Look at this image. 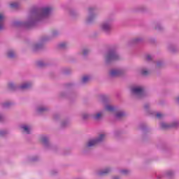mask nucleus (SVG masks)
Returning a JSON list of instances; mask_svg holds the SVG:
<instances>
[{
	"label": "nucleus",
	"instance_id": "21",
	"mask_svg": "<svg viewBox=\"0 0 179 179\" xmlns=\"http://www.w3.org/2000/svg\"><path fill=\"white\" fill-rule=\"evenodd\" d=\"M105 108L107 111H114V110H115V107L111 105H106Z\"/></svg>",
	"mask_w": 179,
	"mask_h": 179
},
{
	"label": "nucleus",
	"instance_id": "29",
	"mask_svg": "<svg viewBox=\"0 0 179 179\" xmlns=\"http://www.w3.org/2000/svg\"><path fill=\"white\" fill-rule=\"evenodd\" d=\"M8 134V131L5 130H1L0 131V136H5Z\"/></svg>",
	"mask_w": 179,
	"mask_h": 179
},
{
	"label": "nucleus",
	"instance_id": "39",
	"mask_svg": "<svg viewBox=\"0 0 179 179\" xmlns=\"http://www.w3.org/2000/svg\"><path fill=\"white\" fill-rule=\"evenodd\" d=\"M157 30H162V25L160 24H158L156 27Z\"/></svg>",
	"mask_w": 179,
	"mask_h": 179
},
{
	"label": "nucleus",
	"instance_id": "22",
	"mask_svg": "<svg viewBox=\"0 0 179 179\" xmlns=\"http://www.w3.org/2000/svg\"><path fill=\"white\" fill-rule=\"evenodd\" d=\"M149 73H150V72L149 71H148V69H143L141 70V75H143V76H148V75H149Z\"/></svg>",
	"mask_w": 179,
	"mask_h": 179
},
{
	"label": "nucleus",
	"instance_id": "5",
	"mask_svg": "<svg viewBox=\"0 0 179 179\" xmlns=\"http://www.w3.org/2000/svg\"><path fill=\"white\" fill-rule=\"evenodd\" d=\"M105 138H106L105 134H101V135H99V136L98 138L90 140L87 143V148H92V146L97 145V143H100V142H103V141H104Z\"/></svg>",
	"mask_w": 179,
	"mask_h": 179
},
{
	"label": "nucleus",
	"instance_id": "46",
	"mask_svg": "<svg viewBox=\"0 0 179 179\" xmlns=\"http://www.w3.org/2000/svg\"><path fill=\"white\" fill-rule=\"evenodd\" d=\"M150 114H152V115H155V114H156V113H150Z\"/></svg>",
	"mask_w": 179,
	"mask_h": 179
},
{
	"label": "nucleus",
	"instance_id": "19",
	"mask_svg": "<svg viewBox=\"0 0 179 179\" xmlns=\"http://www.w3.org/2000/svg\"><path fill=\"white\" fill-rule=\"evenodd\" d=\"M13 103L12 102H9V101H7L4 103H3V108H9L10 107H11L13 106Z\"/></svg>",
	"mask_w": 179,
	"mask_h": 179
},
{
	"label": "nucleus",
	"instance_id": "24",
	"mask_svg": "<svg viewBox=\"0 0 179 179\" xmlns=\"http://www.w3.org/2000/svg\"><path fill=\"white\" fill-rule=\"evenodd\" d=\"M121 174H124V176H127L129 174V170L128 169H122L120 171Z\"/></svg>",
	"mask_w": 179,
	"mask_h": 179
},
{
	"label": "nucleus",
	"instance_id": "2",
	"mask_svg": "<svg viewBox=\"0 0 179 179\" xmlns=\"http://www.w3.org/2000/svg\"><path fill=\"white\" fill-rule=\"evenodd\" d=\"M117 59H120V55L117 52V49L112 48L109 50L106 57V64H110V62H113V61H117Z\"/></svg>",
	"mask_w": 179,
	"mask_h": 179
},
{
	"label": "nucleus",
	"instance_id": "44",
	"mask_svg": "<svg viewBox=\"0 0 179 179\" xmlns=\"http://www.w3.org/2000/svg\"><path fill=\"white\" fill-rule=\"evenodd\" d=\"M176 102L179 104V96L176 99Z\"/></svg>",
	"mask_w": 179,
	"mask_h": 179
},
{
	"label": "nucleus",
	"instance_id": "43",
	"mask_svg": "<svg viewBox=\"0 0 179 179\" xmlns=\"http://www.w3.org/2000/svg\"><path fill=\"white\" fill-rule=\"evenodd\" d=\"M113 179H120V177H118V176H114Z\"/></svg>",
	"mask_w": 179,
	"mask_h": 179
},
{
	"label": "nucleus",
	"instance_id": "20",
	"mask_svg": "<svg viewBox=\"0 0 179 179\" xmlns=\"http://www.w3.org/2000/svg\"><path fill=\"white\" fill-rule=\"evenodd\" d=\"M10 6L13 9H17V8H19V6H20V4H19V3L13 2V3H11L10 4Z\"/></svg>",
	"mask_w": 179,
	"mask_h": 179
},
{
	"label": "nucleus",
	"instance_id": "7",
	"mask_svg": "<svg viewBox=\"0 0 179 179\" xmlns=\"http://www.w3.org/2000/svg\"><path fill=\"white\" fill-rule=\"evenodd\" d=\"M179 123L177 121L173 122L171 124L162 122L161 123V127H162L163 129H169L170 128H177Z\"/></svg>",
	"mask_w": 179,
	"mask_h": 179
},
{
	"label": "nucleus",
	"instance_id": "3",
	"mask_svg": "<svg viewBox=\"0 0 179 179\" xmlns=\"http://www.w3.org/2000/svg\"><path fill=\"white\" fill-rule=\"evenodd\" d=\"M30 87H31V83H23L19 87L16 86L13 83H8V89H10V90H16V89H20V90H26V89H30Z\"/></svg>",
	"mask_w": 179,
	"mask_h": 179
},
{
	"label": "nucleus",
	"instance_id": "17",
	"mask_svg": "<svg viewBox=\"0 0 179 179\" xmlns=\"http://www.w3.org/2000/svg\"><path fill=\"white\" fill-rule=\"evenodd\" d=\"M89 80H90V77L89 76H85L83 77L82 78V83H87V82H89Z\"/></svg>",
	"mask_w": 179,
	"mask_h": 179
},
{
	"label": "nucleus",
	"instance_id": "15",
	"mask_svg": "<svg viewBox=\"0 0 179 179\" xmlns=\"http://www.w3.org/2000/svg\"><path fill=\"white\" fill-rule=\"evenodd\" d=\"M43 48V45L41 43H36L33 45V50L38 51V50H41Z\"/></svg>",
	"mask_w": 179,
	"mask_h": 179
},
{
	"label": "nucleus",
	"instance_id": "27",
	"mask_svg": "<svg viewBox=\"0 0 179 179\" xmlns=\"http://www.w3.org/2000/svg\"><path fill=\"white\" fill-rule=\"evenodd\" d=\"M59 48L64 50V48H66V43H62L59 44Z\"/></svg>",
	"mask_w": 179,
	"mask_h": 179
},
{
	"label": "nucleus",
	"instance_id": "23",
	"mask_svg": "<svg viewBox=\"0 0 179 179\" xmlns=\"http://www.w3.org/2000/svg\"><path fill=\"white\" fill-rule=\"evenodd\" d=\"M94 120H100L101 118V113H98L93 116Z\"/></svg>",
	"mask_w": 179,
	"mask_h": 179
},
{
	"label": "nucleus",
	"instance_id": "45",
	"mask_svg": "<svg viewBox=\"0 0 179 179\" xmlns=\"http://www.w3.org/2000/svg\"><path fill=\"white\" fill-rule=\"evenodd\" d=\"M36 160H37V159H32L33 162H36Z\"/></svg>",
	"mask_w": 179,
	"mask_h": 179
},
{
	"label": "nucleus",
	"instance_id": "38",
	"mask_svg": "<svg viewBox=\"0 0 179 179\" xmlns=\"http://www.w3.org/2000/svg\"><path fill=\"white\" fill-rule=\"evenodd\" d=\"M162 65H163V62L162 61H158L157 62V66H162Z\"/></svg>",
	"mask_w": 179,
	"mask_h": 179
},
{
	"label": "nucleus",
	"instance_id": "10",
	"mask_svg": "<svg viewBox=\"0 0 179 179\" xmlns=\"http://www.w3.org/2000/svg\"><path fill=\"white\" fill-rule=\"evenodd\" d=\"M21 128L22 129L24 132L27 134H30V131H31V127L27 124H22L21 126Z\"/></svg>",
	"mask_w": 179,
	"mask_h": 179
},
{
	"label": "nucleus",
	"instance_id": "36",
	"mask_svg": "<svg viewBox=\"0 0 179 179\" xmlns=\"http://www.w3.org/2000/svg\"><path fill=\"white\" fill-rule=\"evenodd\" d=\"M88 52H90L89 49H84L83 50V55H87Z\"/></svg>",
	"mask_w": 179,
	"mask_h": 179
},
{
	"label": "nucleus",
	"instance_id": "40",
	"mask_svg": "<svg viewBox=\"0 0 179 179\" xmlns=\"http://www.w3.org/2000/svg\"><path fill=\"white\" fill-rule=\"evenodd\" d=\"M101 97L103 101H106L107 100V98L106 97V96H101Z\"/></svg>",
	"mask_w": 179,
	"mask_h": 179
},
{
	"label": "nucleus",
	"instance_id": "16",
	"mask_svg": "<svg viewBox=\"0 0 179 179\" xmlns=\"http://www.w3.org/2000/svg\"><path fill=\"white\" fill-rule=\"evenodd\" d=\"M47 110H48V108L44 106H41L37 108V111L39 114H41V113H44V111H47Z\"/></svg>",
	"mask_w": 179,
	"mask_h": 179
},
{
	"label": "nucleus",
	"instance_id": "32",
	"mask_svg": "<svg viewBox=\"0 0 179 179\" xmlns=\"http://www.w3.org/2000/svg\"><path fill=\"white\" fill-rule=\"evenodd\" d=\"M168 48H169V51H171V52H174V51H176V50L174 49V46H173V45H169L168 47Z\"/></svg>",
	"mask_w": 179,
	"mask_h": 179
},
{
	"label": "nucleus",
	"instance_id": "13",
	"mask_svg": "<svg viewBox=\"0 0 179 179\" xmlns=\"http://www.w3.org/2000/svg\"><path fill=\"white\" fill-rule=\"evenodd\" d=\"M41 141L43 142L44 146H45L46 148L48 146V145H49L48 137L47 136H42Z\"/></svg>",
	"mask_w": 179,
	"mask_h": 179
},
{
	"label": "nucleus",
	"instance_id": "18",
	"mask_svg": "<svg viewBox=\"0 0 179 179\" xmlns=\"http://www.w3.org/2000/svg\"><path fill=\"white\" fill-rule=\"evenodd\" d=\"M7 55L8 58H15V51L9 50L7 53Z\"/></svg>",
	"mask_w": 179,
	"mask_h": 179
},
{
	"label": "nucleus",
	"instance_id": "26",
	"mask_svg": "<svg viewBox=\"0 0 179 179\" xmlns=\"http://www.w3.org/2000/svg\"><path fill=\"white\" fill-rule=\"evenodd\" d=\"M45 63H44V62L43 61H39L37 62V66H39L40 68H41V66H45Z\"/></svg>",
	"mask_w": 179,
	"mask_h": 179
},
{
	"label": "nucleus",
	"instance_id": "31",
	"mask_svg": "<svg viewBox=\"0 0 179 179\" xmlns=\"http://www.w3.org/2000/svg\"><path fill=\"white\" fill-rule=\"evenodd\" d=\"M150 107V104L149 103H145L144 105V109L145 110V111H149Z\"/></svg>",
	"mask_w": 179,
	"mask_h": 179
},
{
	"label": "nucleus",
	"instance_id": "35",
	"mask_svg": "<svg viewBox=\"0 0 179 179\" xmlns=\"http://www.w3.org/2000/svg\"><path fill=\"white\" fill-rule=\"evenodd\" d=\"M141 41H142V38H137L134 40V43H141Z\"/></svg>",
	"mask_w": 179,
	"mask_h": 179
},
{
	"label": "nucleus",
	"instance_id": "30",
	"mask_svg": "<svg viewBox=\"0 0 179 179\" xmlns=\"http://www.w3.org/2000/svg\"><path fill=\"white\" fill-rule=\"evenodd\" d=\"M146 59L147 61H152V59H153V56L151 55H147Z\"/></svg>",
	"mask_w": 179,
	"mask_h": 179
},
{
	"label": "nucleus",
	"instance_id": "25",
	"mask_svg": "<svg viewBox=\"0 0 179 179\" xmlns=\"http://www.w3.org/2000/svg\"><path fill=\"white\" fill-rule=\"evenodd\" d=\"M58 34H59V32H58V31H57V30L52 31L51 37H57V36H58Z\"/></svg>",
	"mask_w": 179,
	"mask_h": 179
},
{
	"label": "nucleus",
	"instance_id": "9",
	"mask_svg": "<svg viewBox=\"0 0 179 179\" xmlns=\"http://www.w3.org/2000/svg\"><path fill=\"white\" fill-rule=\"evenodd\" d=\"M101 29L106 33L110 32L111 30V22H106L101 24Z\"/></svg>",
	"mask_w": 179,
	"mask_h": 179
},
{
	"label": "nucleus",
	"instance_id": "11",
	"mask_svg": "<svg viewBox=\"0 0 179 179\" xmlns=\"http://www.w3.org/2000/svg\"><path fill=\"white\" fill-rule=\"evenodd\" d=\"M110 171H111L110 168H106L101 171H99L98 172V175L99 176H106V174H108V173H110Z\"/></svg>",
	"mask_w": 179,
	"mask_h": 179
},
{
	"label": "nucleus",
	"instance_id": "6",
	"mask_svg": "<svg viewBox=\"0 0 179 179\" xmlns=\"http://www.w3.org/2000/svg\"><path fill=\"white\" fill-rule=\"evenodd\" d=\"M89 12V16L86 20L87 23H92L93 20L96 18V14H94V8H90L88 9Z\"/></svg>",
	"mask_w": 179,
	"mask_h": 179
},
{
	"label": "nucleus",
	"instance_id": "14",
	"mask_svg": "<svg viewBox=\"0 0 179 179\" xmlns=\"http://www.w3.org/2000/svg\"><path fill=\"white\" fill-rule=\"evenodd\" d=\"M125 116V112L124 111H120V112H117L115 115V118L117 120H120V118H122V117Z\"/></svg>",
	"mask_w": 179,
	"mask_h": 179
},
{
	"label": "nucleus",
	"instance_id": "28",
	"mask_svg": "<svg viewBox=\"0 0 179 179\" xmlns=\"http://www.w3.org/2000/svg\"><path fill=\"white\" fill-rule=\"evenodd\" d=\"M90 117V115L88 113H84L83 114V120H87Z\"/></svg>",
	"mask_w": 179,
	"mask_h": 179
},
{
	"label": "nucleus",
	"instance_id": "1",
	"mask_svg": "<svg viewBox=\"0 0 179 179\" xmlns=\"http://www.w3.org/2000/svg\"><path fill=\"white\" fill-rule=\"evenodd\" d=\"M52 12V8L50 6L35 7L30 11L27 20L25 22L20 21H15L13 22V26L15 27H33L39 22H42L44 19H47Z\"/></svg>",
	"mask_w": 179,
	"mask_h": 179
},
{
	"label": "nucleus",
	"instance_id": "4",
	"mask_svg": "<svg viewBox=\"0 0 179 179\" xmlns=\"http://www.w3.org/2000/svg\"><path fill=\"white\" fill-rule=\"evenodd\" d=\"M131 93L138 99H142L145 96V88L143 87H134L131 88Z\"/></svg>",
	"mask_w": 179,
	"mask_h": 179
},
{
	"label": "nucleus",
	"instance_id": "12",
	"mask_svg": "<svg viewBox=\"0 0 179 179\" xmlns=\"http://www.w3.org/2000/svg\"><path fill=\"white\" fill-rule=\"evenodd\" d=\"M5 22V15L3 14L0 13V30H3L4 27V23Z\"/></svg>",
	"mask_w": 179,
	"mask_h": 179
},
{
	"label": "nucleus",
	"instance_id": "37",
	"mask_svg": "<svg viewBox=\"0 0 179 179\" xmlns=\"http://www.w3.org/2000/svg\"><path fill=\"white\" fill-rule=\"evenodd\" d=\"M48 40H50V37L45 36L42 38L41 41H48Z\"/></svg>",
	"mask_w": 179,
	"mask_h": 179
},
{
	"label": "nucleus",
	"instance_id": "33",
	"mask_svg": "<svg viewBox=\"0 0 179 179\" xmlns=\"http://www.w3.org/2000/svg\"><path fill=\"white\" fill-rule=\"evenodd\" d=\"M66 125H68V121H65V122H62V128H65V127H66Z\"/></svg>",
	"mask_w": 179,
	"mask_h": 179
},
{
	"label": "nucleus",
	"instance_id": "34",
	"mask_svg": "<svg viewBox=\"0 0 179 179\" xmlns=\"http://www.w3.org/2000/svg\"><path fill=\"white\" fill-rule=\"evenodd\" d=\"M157 118H159V120L163 118V114H162L160 113H157Z\"/></svg>",
	"mask_w": 179,
	"mask_h": 179
},
{
	"label": "nucleus",
	"instance_id": "8",
	"mask_svg": "<svg viewBox=\"0 0 179 179\" xmlns=\"http://www.w3.org/2000/svg\"><path fill=\"white\" fill-rule=\"evenodd\" d=\"M121 75H122V70L121 69H112L110 72L111 78H117V76H121Z\"/></svg>",
	"mask_w": 179,
	"mask_h": 179
},
{
	"label": "nucleus",
	"instance_id": "42",
	"mask_svg": "<svg viewBox=\"0 0 179 179\" xmlns=\"http://www.w3.org/2000/svg\"><path fill=\"white\" fill-rule=\"evenodd\" d=\"M168 174H169V176H172L173 171H169V172L168 173Z\"/></svg>",
	"mask_w": 179,
	"mask_h": 179
},
{
	"label": "nucleus",
	"instance_id": "41",
	"mask_svg": "<svg viewBox=\"0 0 179 179\" xmlns=\"http://www.w3.org/2000/svg\"><path fill=\"white\" fill-rule=\"evenodd\" d=\"M3 116L0 115V121H3Z\"/></svg>",
	"mask_w": 179,
	"mask_h": 179
}]
</instances>
